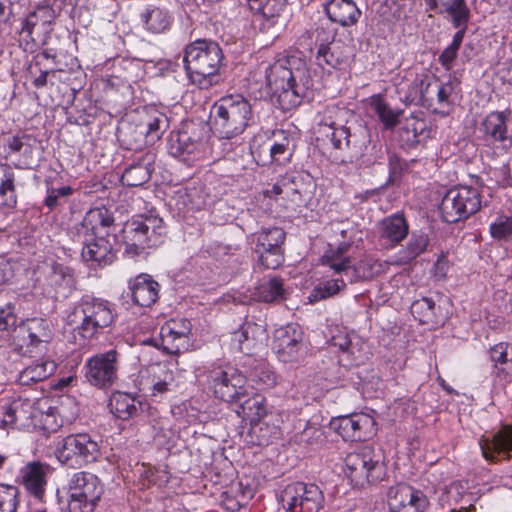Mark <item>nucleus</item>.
Segmentation results:
<instances>
[{
	"label": "nucleus",
	"instance_id": "f257e3e1",
	"mask_svg": "<svg viewBox=\"0 0 512 512\" xmlns=\"http://www.w3.org/2000/svg\"><path fill=\"white\" fill-rule=\"evenodd\" d=\"M266 80L271 89L279 92V101L285 109L299 106L312 87L306 62L295 56L272 64L266 70Z\"/></svg>",
	"mask_w": 512,
	"mask_h": 512
},
{
	"label": "nucleus",
	"instance_id": "f03ea898",
	"mask_svg": "<svg viewBox=\"0 0 512 512\" xmlns=\"http://www.w3.org/2000/svg\"><path fill=\"white\" fill-rule=\"evenodd\" d=\"M213 128L223 138L242 134L253 121L250 102L240 94L227 95L217 100L211 108Z\"/></svg>",
	"mask_w": 512,
	"mask_h": 512
},
{
	"label": "nucleus",
	"instance_id": "7ed1b4c3",
	"mask_svg": "<svg viewBox=\"0 0 512 512\" xmlns=\"http://www.w3.org/2000/svg\"><path fill=\"white\" fill-rule=\"evenodd\" d=\"M222 60L220 46L210 40H196L185 49V69L191 82L201 89L213 84V77L218 73Z\"/></svg>",
	"mask_w": 512,
	"mask_h": 512
},
{
	"label": "nucleus",
	"instance_id": "20e7f679",
	"mask_svg": "<svg viewBox=\"0 0 512 512\" xmlns=\"http://www.w3.org/2000/svg\"><path fill=\"white\" fill-rule=\"evenodd\" d=\"M166 227L156 215H139L126 222L122 229L124 254L130 258L141 256L147 249L163 243Z\"/></svg>",
	"mask_w": 512,
	"mask_h": 512
},
{
	"label": "nucleus",
	"instance_id": "39448f33",
	"mask_svg": "<svg viewBox=\"0 0 512 512\" xmlns=\"http://www.w3.org/2000/svg\"><path fill=\"white\" fill-rule=\"evenodd\" d=\"M114 319V309L107 300L84 296L67 316V324L83 339H90L109 327Z\"/></svg>",
	"mask_w": 512,
	"mask_h": 512
},
{
	"label": "nucleus",
	"instance_id": "423d86ee",
	"mask_svg": "<svg viewBox=\"0 0 512 512\" xmlns=\"http://www.w3.org/2000/svg\"><path fill=\"white\" fill-rule=\"evenodd\" d=\"M344 473L356 487L380 481L384 475L381 455L371 446H363L345 458Z\"/></svg>",
	"mask_w": 512,
	"mask_h": 512
},
{
	"label": "nucleus",
	"instance_id": "0eeeda50",
	"mask_svg": "<svg viewBox=\"0 0 512 512\" xmlns=\"http://www.w3.org/2000/svg\"><path fill=\"white\" fill-rule=\"evenodd\" d=\"M481 205V194L477 187L458 185L445 193L439 211L443 221L455 223L479 211Z\"/></svg>",
	"mask_w": 512,
	"mask_h": 512
},
{
	"label": "nucleus",
	"instance_id": "6e6552de",
	"mask_svg": "<svg viewBox=\"0 0 512 512\" xmlns=\"http://www.w3.org/2000/svg\"><path fill=\"white\" fill-rule=\"evenodd\" d=\"M68 511L92 512L103 494V486L93 473H74L67 485Z\"/></svg>",
	"mask_w": 512,
	"mask_h": 512
},
{
	"label": "nucleus",
	"instance_id": "1a4fd4ad",
	"mask_svg": "<svg viewBox=\"0 0 512 512\" xmlns=\"http://www.w3.org/2000/svg\"><path fill=\"white\" fill-rule=\"evenodd\" d=\"M59 462L70 467H81L98 460L101 455L98 442L87 433L70 434L61 439L55 449Z\"/></svg>",
	"mask_w": 512,
	"mask_h": 512
},
{
	"label": "nucleus",
	"instance_id": "9d476101",
	"mask_svg": "<svg viewBox=\"0 0 512 512\" xmlns=\"http://www.w3.org/2000/svg\"><path fill=\"white\" fill-rule=\"evenodd\" d=\"M285 512H320L324 508L323 491L316 484L292 482L279 494Z\"/></svg>",
	"mask_w": 512,
	"mask_h": 512
},
{
	"label": "nucleus",
	"instance_id": "9b49d317",
	"mask_svg": "<svg viewBox=\"0 0 512 512\" xmlns=\"http://www.w3.org/2000/svg\"><path fill=\"white\" fill-rule=\"evenodd\" d=\"M52 338L50 321L42 317H32L21 321L11 334V346L19 354L32 353L42 343Z\"/></svg>",
	"mask_w": 512,
	"mask_h": 512
},
{
	"label": "nucleus",
	"instance_id": "f8f14e48",
	"mask_svg": "<svg viewBox=\"0 0 512 512\" xmlns=\"http://www.w3.org/2000/svg\"><path fill=\"white\" fill-rule=\"evenodd\" d=\"M84 376L94 387L107 389L118 380L120 369V353L116 349L96 353L86 359Z\"/></svg>",
	"mask_w": 512,
	"mask_h": 512
},
{
	"label": "nucleus",
	"instance_id": "ddd939ff",
	"mask_svg": "<svg viewBox=\"0 0 512 512\" xmlns=\"http://www.w3.org/2000/svg\"><path fill=\"white\" fill-rule=\"evenodd\" d=\"M286 233L280 227H266L253 234L256 241L255 252L259 261L267 269H276L284 259L282 245Z\"/></svg>",
	"mask_w": 512,
	"mask_h": 512
},
{
	"label": "nucleus",
	"instance_id": "4468645a",
	"mask_svg": "<svg viewBox=\"0 0 512 512\" xmlns=\"http://www.w3.org/2000/svg\"><path fill=\"white\" fill-rule=\"evenodd\" d=\"M214 395L226 402H239L247 396L246 377L237 369H215L209 375Z\"/></svg>",
	"mask_w": 512,
	"mask_h": 512
},
{
	"label": "nucleus",
	"instance_id": "2eb2a0df",
	"mask_svg": "<svg viewBox=\"0 0 512 512\" xmlns=\"http://www.w3.org/2000/svg\"><path fill=\"white\" fill-rule=\"evenodd\" d=\"M510 112L493 111L487 114L478 126V132L488 147L494 152H507L510 147L507 119Z\"/></svg>",
	"mask_w": 512,
	"mask_h": 512
},
{
	"label": "nucleus",
	"instance_id": "dca6fc26",
	"mask_svg": "<svg viewBox=\"0 0 512 512\" xmlns=\"http://www.w3.org/2000/svg\"><path fill=\"white\" fill-rule=\"evenodd\" d=\"M333 429L346 441H365L376 433V421L367 413H353L334 419Z\"/></svg>",
	"mask_w": 512,
	"mask_h": 512
},
{
	"label": "nucleus",
	"instance_id": "f3484780",
	"mask_svg": "<svg viewBox=\"0 0 512 512\" xmlns=\"http://www.w3.org/2000/svg\"><path fill=\"white\" fill-rule=\"evenodd\" d=\"M387 503L392 512H425L429 507V500L424 492L407 484L390 487Z\"/></svg>",
	"mask_w": 512,
	"mask_h": 512
},
{
	"label": "nucleus",
	"instance_id": "a211bd4d",
	"mask_svg": "<svg viewBox=\"0 0 512 512\" xmlns=\"http://www.w3.org/2000/svg\"><path fill=\"white\" fill-rule=\"evenodd\" d=\"M483 457L496 462L512 457V425H503L491 436L482 437L479 441Z\"/></svg>",
	"mask_w": 512,
	"mask_h": 512
},
{
	"label": "nucleus",
	"instance_id": "6ab92c4d",
	"mask_svg": "<svg viewBox=\"0 0 512 512\" xmlns=\"http://www.w3.org/2000/svg\"><path fill=\"white\" fill-rule=\"evenodd\" d=\"M303 333L299 326L289 324L275 330L273 349L283 362L297 359L302 348Z\"/></svg>",
	"mask_w": 512,
	"mask_h": 512
},
{
	"label": "nucleus",
	"instance_id": "aec40b11",
	"mask_svg": "<svg viewBox=\"0 0 512 512\" xmlns=\"http://www.w3.org/2000/svg\"><path fill=\"white\" fill-rule=\"evenodd\" d=\"M191 323L185 318L168 320L160 329L164 349L170 354H178L187 350Z\"/></svg>",
	"mask_w": 512,
	"mask_h": 512
},
{
	"label": "nucleus",
	"instance_id": "412c9836",
	"mask_svg": "<svg viewBox=\"0 0 512 512\" xmlns=\"http://www.w3.org/2000/svg\"><path fill=\"white\" fill-rule=\"evenodd\" d=\"M333 345L342 353V360L351 365L363 364L371 355L368 343L357 333H339L333 337Z\"/></svg>",
	"mask_w": 512,
	"mask_h": 512
},
{
	"label": "nucleus",
	"instance_id": "4be33fe9",
	"mask_svg": "<svg viewBox=\"0 0 512 512\" xmlns=\"http://www.w3.org/2000/svg\"><path fill=\"white\" fill-rule=\"evenodd\" d=\"M82 257L87 262L98 266L111 264L115 251L109 240V235L87 236L82 249Z\"/></svg>",
	"mask_w": 512,
	"mask_h": 512
},
{
	"label": "nucleus",
	"instance_id": "5701e85b",
	"mask_svg": "<svg viewBox=\"0 0 512 512\" xmlns=\"http://www.w3.org/2000/svg\"><path fill=\"white\" fill-rule=\"evenodd\" d=\"M74 282V276L69 267L54 263L48 267L43 286L48 294L66 297L72 291Z\"/></svg>",
	"mask_w": 512,
	"mask_h": 512
},
{
	"label": "nucleus",
	"instance_id": "b1692460",
	"mask_svg": "<svg viewBox=\"0 0 512 512\" xmlns=\"http://www.w3.org/2000/svg\"><path fill=\"white\" fill-rule=\"evenodd\" d=\"M49 465L39 461L27 463L20 471L21 483L33 498H43Z\"/></svg>",
	"mask_w": 512,
	"mask_h": 512
},
{
	"label": "nucleus",
	"instance_id": "393cba45",
	"mask_svg": "<svg viewBox=\"0 0 512 512\" xmlns=\"http://www.w3.org/2000/svg\"><path fill=\"white\" fill-rule=\"evenodd\" d=\"M352 57V48L341 41H335L329 45L321 44L316 55L320 66L327 65L335 69L348 66Z\"/></svg>",
	"mask_w": 512,
	"mask_h": 512
},
{
	"label": "nucleus",
	"instance_id": "a878e982",
	"mask_svg": "<svg viewBox=\"0 0 512 512\" xmlns=\"http://www.w3.org/2000/svg\"><path fill=\"white\" fill-rule=\"evenodd\" d=\"M131 297L135 304L150 307L159 296V284L148 274H140L129 282Z\"/></svg>",
	"mask_w": 512,
	"mask_h": 512
},
{
	"label": "nucleus",
	"instance_id": "bb28decb",
	"mask_svg": "<svg viewBox=\"0 0 512 512\" xmlns=\"http://www.w3.org/2000/svg\"><path fill=\"white\" fill-rule=\"evenodd\" d=\"M325 12L332 22L343 27L355 25L361 16V10L353 0H330L325 5Z\"/></svg>",
	"mask_w": 512,
	"mask_h": 512
},
{
	"label": "nucleus",
	"instance_id": "cd10ccee",
	"mask_svg": "<svg viewBox=\"0 0 512 512\" xmlns=\"http://www.w3.org/2000/svg\"><path fill=\"white\" fill-rule=\"evenodd\" d=\"M493 363L494 376L502 382H512V346L505 342L495 344L489 349Z\"/></svg>",
	"mask_w": 512,
	"mask_h": 512
},
{
	"label": "nucleus",
	"instance_id": "c85d7f7f",
	"mask_svg": "<svg viewBox=\"0 0 512 512\" xmlns=\"http://www.w3.org/2000/svg\"><path fill=\"white\" fill-rule=\"evenodd\" d=\"M409 232V226L403 215L394 214L384 218L379 227L380 239L394 247L400 243Z\"/></svg>",
	"mask_w": 512,
	"mask_h": 512
},
{
	"label": "nucleus",
	"instance_id": "c756f323",
	"mask_svg": "<svg viewBox=\"0 0 512 512\" xmlns=\"http://www.w3.org/2000/svg\"><path fill=\"white\" fill-rule=\"evenodd\" d=\"M235 413L250 424H257L268 414L266 398L259 393H254L238 405Z\"/></svg>",
	"mask_w": 512,
	"mask_h": 512
},
{
	"label": "nucleus",
	"instance_id": "7c9ffc66",
	"mask_svg": "<svg viewBox=\"0 0 512 512\" xmlns=\"http://www.w3.org/2000/svg\"><path fill=\"white\" fill-rule=\"evenodd\" d=\"M349 249V243L347 242L338 243L336 246L329 245L328 249L321 257L322 265L329 267L334 273H345L348 275L352 262L347 255Z\"/></svg>",
	"mask_w": 512,
	"mask_h": 512
},
{
	"label": "nucleus",
	"instance_id": "2f4dec72",
	"mask_svg": "<svg viewBox=\"0 0 512 512\" xmlns=\"http://www.w3.org/2000/svg\"><path fill=\"white\" fill-rule=\"evenodd\" d=\"M166 127L167 117L156 109L146 110L137 125L140 134L147 138V142L160 139Z\"/></svg>",
	"mask_w": 512,
	"mask_h": 512
},
{
	"label": "nucleus",
	"instance_id": "473e14b6",
	"mask_svg": "<svg viewBox=\"0 0 512 512\" xmlns=\"http://www.w3.org/2000/svg\"><path fill=\"white\" fill-rule=\"evenodd\" d=\"M114 219L110 212L105 208L90 209L83 221L82 228L87 236L108 235V228L112 225Z\"/></svg>",
	"mask_w": 512,
	"mask_h": 512
},
{
	"label": "nucleus",
	"instance_id": "72a5a7b5",
	"mask_svg": "<svg viewBox=\"0 0 512 512\" xmlns=\"http://www.w3.org/2000/svg\"><path fill=\"white\" fill-rule=\"evenodd\" d=\"M55 370L56 364L54 361L44 359L36 360L19 373L18 382L21 385L28 386L47 379Z\"/></svg>",
	"mask_w": 512,
	"mask_h": 512
},
{
	"label": "nucleus",
	"instance_id": "f704fd0d",
	"mask_svg": "<svg viewBox=\"0 0 512 512\" xmlns=\"http://www.w3.org/2000/svg\"><path fill=\"white\" fill-rule=\"evenodd\" d=\"M351 112L338 106H327L318 113L319 132L326 135L336 127H342L343 123L348 122Z\"/></svg>",
	"mask_w": 512,
	"mask_h": 512
},
{
	"label": "nucleus",
	"instance_id": "c9c22d12",
	"mask_svg": "<svg viewBox=\"0 0 512 512\" xmlns=\"http://www.w3.org/2000/svg\"><path fill=\"white\" fill-rule=\"evenodd\" d=\"M382 271V264L371 255L363 256L358 262L349 268L350 282L370 280Z\"/></svg>",
	"mask_w": 512,
	"mask_h": 512
},
{
	"label": "nucleus",
	"instance_id": "e433bc0d",
	"mask_svg": "<svg viewBox=\"0 0 512 512\" xmlns=\"http://www.w3.org/2000/svg\"><path fill=\"white\" fill-rule=\"evenodd\" d=\"M145 29L152 33H163L170 29L173 17L163 8L153 7L147 9L141 15Z\"/></svg>",
	"mask_w": 512,
	"mask_h": 512
},
{
	"label": "nucleus",
	"instance_id": "4c0bfd02",
	"mask_svg": "<svg viewBox=\"0 0 512 512\" xmlns=\"http://www.w3.org/2000/svg\"><path fill=\"white\" fill-rule=\"evenodd\" d=\"M141 404L134 397L128 393L116 392L112 395L110 400V407L112 413L122 420L137 415Z\"/></svg>",
	"mask_w": 512,
	"mask_h": 512
},
{
	"label": "nucleus",
	"instance_id": "58836bf2",
	"mask_svg": "<svg viewBox=\"0 0 512 512\" xmlns=\"http://www.w3.org/2000/svg\"><path fill=\"white\" fill-rule=\"evenodd\" d=\"M17 204L15 173L7 164H0V206L13 208Z\"/></svg>",
	"mask_w": 512,
	"mask_h": 512
},
{
	"label": "nucleus",
	"instance_id": "ea45409f",
	"mask_svg": "<svg viewBox=\"0 0 512 512\" xmlns=\"http://www.w3.org/2000/svg\"><path fill=\"white\" fill-rule=\"evenodd\" d=\"M439 307L435 301L429 297H423L415 300L411 305V313L415 319L423 324L437 325L440 322L438 316Z\"/></svg>",
	"mask_w": 512,
	"mask_h": 512
},
{
	"label": "nucleus",
	"instance_id": "a19ab883",
	"mask_svg": "<svg viewBox=\"0 0 512 512\" xmlns=\"http://www.w3.org/2000/svg\"><path fill=\"white\" fill-rule=\"evenodd\" d=\"M295 146L292 143L290 137L281 132V138L276 140L269 147V163L276 165H286L291 161L294 154Z\"/></svg>",
	"mask_w": 512,
	"mask_h": 512
},
{
	"label": "nucleus",
	"instance_id": "79ce46f5",
	"mask_svg": "<svg viewBox=\"0 0 512 512\" xmlns=\"http://www.w3.org/2000/svg\"><path fill=\"white\" fill-rule=\"evenodd\" d=\"M14 412H17V429H37V409L29 399L17 398Z\"/></svg>",
	"mask_w": 512,
	"mask_h": 512
},
{
	"label": "nucleus",
	"instance_id": "37998d69",
	"mask_svg": "<svg viewBox=\"0 0 512 512\" xmlns=\"http://www.w3.org/2000/svg\"><path fill=\"white\" fill-rule=\"evenodd\" d=\"M53 19V11L48 7H42L28 15L23 25V32L32 34L35 28L48 33L52 30L51 24Z\"/></svg>",
	"mask_w": 512,
	"mask_h": 512
},
{
	"label": "nucleus",
	"instance_id": "c03bdc74",
	"mask_svg": "<svg viewBox=\"0 0 512 512\" xmlns=\"http://www.w3.org/2000/svg\"><path fill=\"white\" fill-rule=\"evenodd\" d=\"M283 282L279 278L263 279L255 288L254 295L259 301L273 302L283 296Z\"/></svg>",
	"mask_w": 512,
	"mask_h": 512
},
{
	"label": "nucleus",
	"instance_id": "a18cd8bd",
	"mask_svg": "<svg viewBox=\"0 0 512 512\" xmlns=\"http://www.w3.org/2000/svg\"><path fill=\"white\" fill-rule=\"evenodd\" d=\"M251 10L260 13L265 19L272 20L278 18L286 6V0H247Z\"/></svg>",
	"mask_w": 512,
	"mask_h": 512
},
{
	"label": "nucleus",
	"instance_id": "49530a36",
	"mask_svg": "<svg viewBox=\"0 0 512 512\" xmlns=\"http://www.w3.org/2000/svg\"><path fill=\"white\" fill-rule=\"evenodd\" d=\"M326 136L330 138L332 145L335 149L339 150H353L356 153H360L361 149L357 146L353 140L355 135L351 134L350 128L347 127V123H343L342 127H336Z\"/></svg>",
	"mask_w": 512,
	"mask_h": 512
},
{
	"label": "nucleus",
	"instance_id": "de8ad7c7",
	"mask_svg": "<svg viewBox=\"0 0 512 512\" xmlns=\"http://www.w3.org/2000/svg\"><path fill=\"white\" fill-rule=\"evenodd\" d=\"M151 177V171L144 164H135L128 167L122 174L121 182L128 187H138L145 184Z\"/></svg>",
	"mask_w": 512,
	"mask_h": 512
},
{
	"label": "nucleus",
	"instance_id": "09e8293b",
	"mask_svg": "<svg viewBox=\"0 0 512 512\" xmlns=\"http://www.w3.org/2000/svg\"><path fill=\"white\" fill-rule=\"evenodd\" d=\"M158 373L154 375L151 395L158 396L175 388L174 372L166 366H157Z\"/></svg>",
	"mask_w": 512,
	"mask_h": 512
},
{
	"label": "nucleus",
	"instance_id": "8fccbe9b",
	"mask_svg": "<svg viewBox=\"0 0 512 512\" xmlns=\"http://www.w3.org/2000/svg\"><path fill=\"white\" fill-rule=\"evenodd\" d=\"M431 89L434 90V79L426 75L417 77L411 84L407 97L415 102L428 101L432 99Z\"/></svg>",
	"mask_w": 512,
	"mask_h": 512
},
{
	"label": "nucleus",
	"instance_id": "3c124183",
	"mask_svg": "<svg viewBox=\"0 0 512 512\" xmlns=\"http://www.w3.org/2000/svg\"><path fill=\"white\" fill-rule=\"evenodd\" d=\"M371 107L386 127L396 125L399 113L390 108L382 95L378 94L371 97Z\"/></svg>",
	"mask_w": 512,
	"mask_h": 512
},
{
	"label": "nucleus",
	"instance_id": "603ef678",
	"mask_svg": "<svg viewBox=\"0 0 512 512\" xmlns=\"http://www.w3.org/2000/svg\"><path fill=\"white\" fill-rule=\"evenodd\" d=\"M446 12L451 16L452 24L455 28L468 23L470 10L465 0H448L444 3Z\"/></svg>",
	"mask_w": 512,
	"mask_h": 512
},
{
	"label": "nucleus",
	"instance_id": "864d4df0",
	"mask_svg": "<svg viewBox=\"0 0 512 512\" xmlns=\"http://www.w3.org/2000/svg\"><path fill=\"white\" fill-rule=\"evenodd\" d=\"M250 380L259 388H270L276 384V374L265 363L257 364L250 372Z\"/></svg>",
	"mask_w": 512,
	"mask_h": 512
},
{
	"label": "nucleus",
	"instance_id": "5fc2aeb1",
	"mask_svg": "<svg viewBox=\"0 0 512 512\" xmlns=\"http://www.w3.org/2000/svg\"><path fill=\"white\" fill-rule=\"evenodd\" d=\"M428 245V237L424 233H412L407 246L401 257L403 261L409 262L423 253Z\"/></svg>",
	"mask_w": 512,
	"mask_h": 512
},
{
	"label": "nucleus",
	"instance_id": "6e6d98bb",
	"mask_svg": "<svg viewBox=\"0 0 512 512\" xmlns=\"http://www.w3.org/2000/svg\"><path fill=\"white\" fill-rule=\"evenodd\" d=\"M346 287L343 279L327 280L313 290L312 297L315 301L326 299L338 294Z\"/></svg>",
	"mask_w": 512,
	"mask_h": 512
},
{
	"label": "nucleus",
	"instance_id": "4d7b16f0",
	"mask_svg": "<svg viewBox=\"0 0 512 512\" xmlns=\"http://www.w3.org/2000/svg\"><path fill=\"white\" fill-rule=\"evenodd\" d=\"M17 487L0 485V512H16L19 500Z\"/></svg>",
	"mask_w": 512,
	"mask_h": 512
},
{
	"label": "nucleus",
	"instance_id": "13d9d810",
	"mask_svg": "<svg viewBox=\"0 0 512 512\" xmlns=\"http://www.w3.org/2000/svg\"><path fill=\"white\" fill-rule=\"evenodd\" d=\"M493 154L503 156L502 165L500 167H494L492 170L493 179L498 185L506 187L512 180L509 168L510 157L508 156L507 152H493Z\"/></svg>",
	"mask_w": 512,
	"mask_h": 512
},
{
	"label": "nucleus",
	"instance_id": "bf43d9fd",
	"mask_svg": "<svg viewBox=\"0 0 512 512\" xmlns=\"http://www.w3.org/2000/svg\"><path fill=\"white\" fill-rule=\"evenodd\" d=\"M490 232L496 239H506L512 236V216H499L490 225Z\"/></svg>",
	"mask_w": 512,
	"mask_h": 512
},
{
	"label": "nucleus",
	"instance_id": "052dcab7",
	"mask_svg": "<svg viewBox=\"0 0 512 512\" xmlns=\"http://www.w3.org/2000/svg\"><path fill=\"white\" fill-rule=\"evenodd\" d=\"M36 415V421L38 423L37 429L50 433L56 431L60 427L53 408L50 407L46 412L39 411L37 409Z\"/></svg>",
	"mask_w": 512,
	"mask_h": 512
},
{
	"label": "nucleus",
	"instance_id": "680f3d73",
	"mask_svg": "<svg viewBox=\"0 0 512 512\" xmlns=\"http://www.w3.org/2000/svg\"><path fill=\"white\" fill-rule=\"evenodd\" d=\"M333 231L335 235L340 236L341 241L339 243H349L351 248L354 243L355 237L359 233L356 225L351 222H338L333 225Z\"/></svg>",
	"mask_w": 512,
	"mask_h": 512
},
{
	"label": "nucleus",
	"instance_id": "e2e57ef3",
	"mask_svg": "<svg viewBox=\"0 0 512 512\" xmlns=\"http://www.w3.org/2000/svg\"><path fill=\"white\" fill-rule=\"evenodd\" d=\"M16 399L3 404L0 407V428H17V412H14Z\"/></svg>",
	"mask_w": 512,
	"mask_h": 512
},
{
	"label": "nucleus",
	"instance_id": "0e129e2a",
	"mask_svg": "<svg viewBox=\"0 0 512 512\" xmlns=\"http://www.w3.org/2000/svg\"><path fill=\"white\" fill-rule=\"evenodd\" d=\"M263 333L264 329L261 325L253 322H245L238 331H235V336H243V339L247 341L246 348L249 349L250 343L255 341Z\"/></svg>",
	"mask_w": 512,
	"mask_h": 512
},
{
	"label": "nucleus",
	"instance_id": "69168bd1",
	"mask_svg": "<svg viewBox=\"0 0 512 512\" xmlns=\"http://www.w3.org/2000/svg\"><path fill=\"white\" fill-rule=\"evenodd\" d=\"M404 132L408 134V140L411 142H419L422 135L426 134V123L422 119L413 118L407 120Z\"/></svg>",
	"mask_w": 512,
	"mask_h": 512
},
{
	"label": "nucleus",
	"instance_id": "338daca9",
	"mask_svg": "<svg viewBox=\"0 0 512 512\" xmlns=\"http://www.w3.org/2000/svg\"><path fill=\"white\" fill-rule=\"evenodd\" d=\"M73 190L70 186H62L60 188H49L47 190V197L45 199V205L54 209L60 204L61 198H67L72 194Z\"/></svg>",
	"mask_w": 512,
	"mask_h": 512
},
{
	"label": "nucleus",
	"instance_id": "774afa93",
	"mask_svg": "<svg viewBox=\"0 0 512 512\" xmlns=\"http://www.w3.org/2000/svg\"><path fill=\"white\" fill-rule=\"evenodd\" d=\"M17 317L11 306L0 308V331L8 332L11 336L14 327H16Z\"/></svg>",
	"mask_w": 512,
	"mask_h": 512
}]
</instances>
